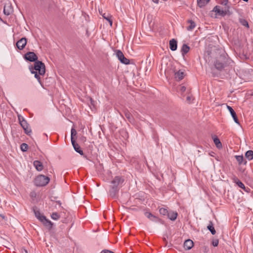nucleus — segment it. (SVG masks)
I'll list each match as a JSON object with an SVG mask.
<instances>
[{"label": "nucleus", "mask_w": 253, "mask_h": 253, "mask_svg": "<svg viewBox=\"0 0 253 253\" xmlns=\"http://www.w3.org/2000/svg\"><path fill=\"white\" fill-rule=\"evenodd\" d=\"M233 180L239 187L243 189L245 191L247 192H249L248 190H250L249 188H247L245 185L241 181H240L237 177L234 176L233 178Z\"/></svg>", "instance_id": "10"}, {"label": "nucleus", "mask_w": 253, "mask_h": 253, "mask_svg": "<svg viewBox=\"0 0 253 253\" xmlns=\"http://www.w3.org/2000/svg\"><path fill=\"white\" fill-rule=\"evenodd\" d=\"M50 180L48 176L44 175H39L35 179V184L38 186H43L47 184Z\"/></svg>", "instance_id": "2"}, {"label": "nucleus", "mask_w": 253, "mask_h": 253, "mask_svg": "<svg viewBox=\"0 0 253 253\" xmlns=\"http://www.w3.org/2000/svg\"><path fill=\"white\" fill-rule=\"evenodd\" d=\"M193 242L190 239L187 240L184 243V248L186 250H190L193 247Z\"/></svg>", "instance_id": "16"}, {"label": "nucleus", "mask_w": 253, "mask_h": 253, "mask_svg": "<svg viewBox=\"0 0 253 253\" xmlns=\"http://www.w3.org/2000/svg\"><path fill=\"white\" fill-rule=\"evenodd\" d=\"M212 11L215 12L216 14H218V15L224 16L226 15V14H227V12L228 11V9L224 10H221L220 8V6L217 5L213 8Z\"/></svg>", "instance_id": "8"}, {"label": "nucleus", "mask_w": 253, "mask_h": 253, "mask_svg": "<svg viewBox=\"0 0 253 253\" xmlns=\"http://www.w3.org/2000/svg\"><path fill=\"white\" fill-rule=\"evenodd\" d=\"M21 149L22 151L25 152L27 150L28 146L26 143H22L20 146Z\"/></svg>", "instance_id": "30"}, {"label": "nucleus", "mask_w": 253, "mask_h": 253, "mask_svg": "<svg viewBox=\"0 0 253 253\" xmlns=\"http://www.w3.org/2000/svg\"><path fill=\"white\" fill-rule=\"evenodd\" d=\"M186 100L188 102H190L191 100V97L190 96H188L186 98Z\"/></svg>", "instance_id": "39"}, {"label": "nucleus", "mask_w": 253, "mask_h": 253, "mask_svg": "<svg viewBox=\"0 0 253 253\" xmlns=\"http://www.w3.org/2000/svg\"><path fill=\"white\" fill-rule=\"evenodd\" d=\"M32 74H34L35 78L41 84L40 76H43L45 72V65L42 61H37L34 63V66L29 68Z\"/></svg>", "instance_id": "1"}, {"label": "nucleus", "mask_w": 253, "mask_h": 253, "mask_svg": "<svg viewBox=\"0 0 253 253\" xmlns=\"http://www.w3.org/2000/svg\"><path fill=\"white\" fill-rule=\"evenodd\" d=\"M159 212L160 213V214L163 215H167L168 213V211L167 209H165V208H161L160 210H159Z\"/></svg>", "instance_id": "28"}, {"label": "nucleus", "mask_w": 253, "mask_h": 253, "mask_svg": "<svg viewBox=\"0 0 253 253\" xmlns=\"http://www.w3.org/2000/svg\"><path fill=\"white\" fill-rule=\"evenodd\" d=\"M31 196L32 197L35 196V193H31Z\"/></svg>", "instance_id": "42"}, {"label": "nucleus", "mask_w": 253, "mask_h": 253, "mask_svg": "<svg viewBox=\"0 0 253 253\" xmlns=\"http://www.w3.org/2000/svg\"><path fill=\"white\" fill-rule=\"evenodd\" d=\"M169 48L172 51H175L177 49V42L174 39H172L169 41Z\"/></svg>", "instance_id": "18"}, {"label": "nucleus", "mask_w": 253, "mask_h": 253, "mask_svg": "<svg viewBox=\"0 0 253 253\" xmlns=\"http://www.w3.org/2000/svg\"><path fill=\"white\" fill-rule=\"evenodd\" d=\"M12 12V8L11 4L9 3L6 4L4 5L3 8V13L6 15H10Z\"/></svg>", "instance_id": "14"}, {"label": "nucleus", "mask_w": 253, "mask_h": 253, "mask_svg": "<svg viewBox=\"0 0 253 253\" xmlns=\"http://www.w3.org/2000/svg\"><path fill=\"white\" fill-rule=\"evenodd\" d=\"M213 141H214V143L215 144L217 148H220L222 147V144L220 142V141L218 138H217L216 137L214 138L213 139Z\"/></svg>", "instance_id": "27"}, {"label": "nucleus", "mask_w": 253, "mask_h": 253, "mask_svg": "<svg viewBox=\"0 0 253 253\" xmlns=\"http://www.w3.org/2000/svg\"><path fill=\"white\" fill-rule=\"evenodd\" d=\"M212 244L214 247H216L218 245V240L215 239L212 241Z\"/></svg>", "instance_id": "36"}, {"label": "nucleus", "mask_w": 253, "mask_h": 253, "mask_svg": "<svg viewBox=\"0 0 253 253\" xmlns=\"http://www.w3.org/2000/svg\"><path fill=\"white\" fill-rule=\"evenodd\" d=\"M210 0H197L198 5L200 7H202L207 4Z\"/></svg>", "instance_id": "23"}, {"label": "nucleus", "mask_w": 253, "mask_h": 253, "mask_svg": "<svg viewBox=\"0 0 253 253\" xmlns=\"http://www.w3.org/2000/svg\"><path fill=\"white\" fill-rule=\"evenodd\" d=\"M18 120L20 125L25 130V132L28 135H30L32 131L31 129L29 127V125L27 121L22 116L20 115L18 116Z\"/></svg>", "instance_id": "3"}, {"label": "nucleus", "mask_w": 253, "mask_h": 253, "mask_svg": "<svg viewBox=\"0 0 253 253\" xmlns=\"http://www.w3.org/2000/svg\"><path fill=\"white\" fill-rule=\"evenodd\" d=\"M240 23L241 24L245 27H249V24L247 21L244 19H241L240 20Z\"/></svg>", "instance_id": "32"}, {"label": "nucleus", "mask_w": 253, "mask_h": 253, "mask_svg": "<svg viewBox=\"0 0 253 253\" xmlns=\"http://www.w3.org/2000/svg\"><path fill=\"white\" fill-rule=\"evenodd\" d=\"M125 116L126 117V118L129 120V121L130 122L131 121V115L130 114V113L128 112V111H126L125 112Z\"/></svg>", "instance_id": "33"}, {"label": "nucleus", "mask_w": 253, "mask_h": 253, "mask_svg": "<svg viewBox=\"0 0 253 253\" xmlns=\"http://www.w3.org/2000/svg\"><path fill=\"white\" fill-rule=\"evenodd\" d=\"M77 134L76 130L74 128L71 129V139L73 138V136L76 135Z\"/></svg>", "instance_id": "35"}, {"label": "nucleus", "mask_w": 253, "mask_h": 253, "mask_svg": "<svg viewBox=\"0 0 253 253\" xmlns=\"http://www.w3.org/2000/svg\"><path fill=\"white\" fill-rule=\"evenodd\" d=\"M51 217L54 220H57L59 218L60 216L57 212H53L51 214Z\"/></svg>", "instance_id": "31"}, {"label": "nucleus", "mask_w": 253, "mask_h": 253, "mask_svg": "<svg viewBox=\"0 0 253 253\" xmlns=\"http://www.w3.org/2000/svg\"><path fill=\"white\" fill-rule=\"evenodd\" d=\"M184 72L179 70L177 72H175L174 73V78L177 81L181 80L184 77Z\"/></svg>", "instance_id": "15"}, {"label": "nucleus", "mask_w": 253, "mask_h": 253, "mask_svg": "<svg viewBox=\"0 0 253 253\" xmlns=\"http://www.w3.org/2000/svg\"><path fill=\"white\" fill-rule=\"evenodd\" d=\"M33 165L36 169L39 171H41L43 169L42 164L39 161H35Z\"/></svg>", "instance_id": "17"}, {"label": "nucleus", "mask_w": 253, "mask_h": 253, "mask_svg": "<svg viewBox=\"0 0 253 253\" xmlns=\"http://www.w3.org/2000/svg\"><path fill=\"white\" fill-rule=\"evenodd\" d=\"M168 217L171 220H175L177 217V213L176 212L171 211L169 212L167 214Z\"/></svg>", "instance_id": "21"}, {"label": "nucleus", "mask_w": 253, "mask_h": 253, "mask_svg": "<svg viewBox=\"0 0 253 253\" xmlns=\"http://www.w3.org/2000/svg\"><path fill=\"white\" fill-rule=\"evenodd\" d=\"M27 43V39L25 38H22L16 43V46L19 50H22Z\"/></svg>", "instance_id": "9"}, {"label": "nucleus", "mask_w": 253, "mask_h": 253, "mask_svg": "<svg viewBox=\"0 0 253 253\" xmlns=\"http://www.w3.org/2000/svg\"><path fill=\"white\" fill-rule=\"evenodd\" d=\"M115 54L120 61L124 64L127 65L129 63L128 59L126 58L123 53L120 50H116Z\"/></svg>", "instance_id": "5"}, {"label": "nucleus", "mask_w": 253, "mask_h": 253, "mask_svg": "<svg viewBox=\"0 0 253 253\" xmlns=\"http://www.w3.org/2000/svg\"><path fill=\"white\" fill-rule=\"evenodd\" d=\"M103 252L104 253H115L111 251H109V250H104V251H103Z\"/></svg>", "instance_id": "38"}, {"label": "nucleus", "mask_w": 253, "mask_h": 253, "mask_svg": "<svg viewBox=\"0 0 253 253\" xmlns=\"http://www.w3.org/2000/svg\"><path fill=\"white\" fill-rule=\"evenodd\" d=\"M179 90L181 93H183L186 90V87L184 86H180L179 88Z\"/></svg>", "instance_id": "37"}, {"label": "nucleus", "mask_w": 253, "mask_h": 253, "mask_svg": "<svg viewBox=\"0 0 253 253\" xmlns=\"http://www.w3.org/2000/svg\"><path fill=\"white\" fill-rule=\"evenodd\" d=\"M189 47L185 44H184L181 48V53L182 55H184L188 52L189 51Z\"/></svg>", "instance_id": "22"}, {"label": "nucleus", "mask_w": 253, "mask_h": 253, "mask_svg": "<svg viewBox=\"0 0 253 253\" xmlns=\"http://www.w3.org/2000/svg\"><path fill=\"white\" fill-rule=\"evenodd\" d=\"M25 58L31 62L37 61L38 57L36 54L33 52H28L25 54Z\"/></svg>", "instance_id": "6"}, {"label": "nucleus", "mask_w": 253, "mask_h": 253, "mask_svg": "<svg viewBox=\"0 0 253 253\" xmlns=\"http://www.w3.org/2000/svg\"><path fill=\"white\" fill-rule=\"evenodd\" d=\"M218 2L223 5H227L228 3V0H218Z\"/></svg>", "instance_id": "34"}, {"label": "nucleus", "mask_w": 253, "mask_h": 253, "mask_svg": "<svg viewBox=\"0 0 253 253\" xmlns=\"http://www.w3.org/2000/svg\"><path fill=\"white\" fill-rule=\"evenodd\" d=\"M236 160L239 163V164H241L243 163L244 161V158L243 156H236Z\"/></svg>", "instance_id": "29"}, {"label": "nucleus", "mask_w": 253, "mask_h": 253, "mask_svg": "<svg viewBox=\"0 0 253 253\" xmlns=\"http://www.w3.org/2000/svg\"><path fill=\"white\" fill-rule=\"evenodd\" d=\"M227 108L228 110V111L230 112V114L232 116L235 122L237 124H239V122L238 121L236 114L235 112L234 111V110L233 109V108L231 106H228V105H227Z\"/></svg>", "instance_id": "12"}, {"label": "nucleus", "mask_w": 253, "mask_h": 253, "mask_svg": "<svg viewBox=\"0 0 253 253\" xmlns=\"http://www.w3.org/2000/svg\"><path fill=\"white\" fill-rule=\"evenodd\" d=\"M35 216L45 226L51 227L52 225L51 221L48 220L45 217L42 215L39 211H34Z\"/></svg>", "instance_id": "4"}, {"label": "nucleus", "mask_w": 253, "mask_h": 253, "mask_svg": "<svg viewBox=\"0 0 253 253\" xmlns=\"http://www.w3.org/2000/svg\"><path fill=\"white\" fill-rule=\"evenodd\" d=\"M82 141L85 142L86 141V138L85 137H82L81 138Z\"/></svg>", "instance_id": "40"}, {"label": "nucleus", "mask_w": 253, "mask_h": 253, "mask_svg": "<svg viewBox=\"0 0 253 253\" xmlns=\"http://www.w3.org/2000/svg\"><path fill=\"white\" fill-rule=\"evenodd\" d=\"M208 229L211 231L212 235H214L216 233V231L213 226L211 222H210V224L207 226Z\"/></svg>", "instance_id": "25"}, {"label": "nucleus", "mask_w": 253, "mask_h": 253, "mask_svg": "<svg viewBox=\"0 0 253 253\" xmlns=\"http://www.w3.org/2000/svg\"><path fill=\"white\" fill-rule=\"evenodd\" d=\"M99 13H100V14H101L102 15V14H103V13H102V11H99Z\"/></svg>", "instance_id": "43"}, {"label": "nucleus", "mask_w": 253, "mask_h": 253, "mask_svg": "<svg viewBox=\"0 0 253 253\" xmlns=\"http://www.w3.org/2000/svg\"><path fill=\"white\" fill-rule=\"evenodd\" d=\"M124 182V179L120 176H116L114 179L112 181L113 184V188H116L118 185Z\"/></svg>", "instance_id": "7"}, {"label": "nucleus", "mask_w": 253, "mask_h": 253, "mask_svg": "<svg viewBox=\"0 0 253 253\" xmlns=\"http://www.w3.org/2000/svg\"><path fill=\"white\" fill-rule=\"evenodd\" d=\"M223 57L220 56L219 59L216 60L214 62V66L218 70H221L224 67V64L223 62Z\"/></svg>", "instance_id": "11"}, {"label": "nucleus", "mask_w": 253, "mask_h": 253, "mask_svg": "<svg viewBox=\"0 0 253 253\" xmlns=\"http://www.w3.org/2000/svg\"><path fill=\"white\" fill-rule=\"evenodd\" d=\"M144 214L148 218H149L152 221H156V220L158 219V218L156 216L154 215L150 212H145L144 213ZM158 220L159 219H158Z\"/></svg>", "instance_id": "20"}, {"label": "nucleus", "mask_w": 253, "mask_h": 253, "mask_svg": "<svg viewBox=\"0 0 253 253\" xmlns=\"http://www.w3.org/2000/svg\"><path fill=\"white\" fill-rule=\"evenodd\" d=\"M25 253H27V251H26V250H25Z\"/></svg>", "instance_id": "44"}, {"label": "nucleus", "mask_w": 253, "mask_h": 253, "mask_svg": "<svg viewBox=\"0 0 253 253\" xmlns=\"http://www.w3.org/2000/svg\"><path fill=\"white\" fill-rule=\"evenodd\" d=\"M188 22L190 23V25L187 27V30L188 31L192 30L195 27V24L192 20H189Z\"/></svg>", "instance_id": "26"}, {"label": "nucleus", "mask_w": 253, "mask_h": 253, "mask_svg": "<svg viewBox=\"0 0 253 253\" xmlns=\"http://www.w3.org/2000/svg\"><path fill=\"white\" fill-rule=\"evenodd\" d=\"M71 142L75 150L81 155H83L84 154L83 151L81 149L80 147L78 144L76 143L75 140H74V138L72 139Z\"/></svg>", "instance_id": "13"}, {"label": "nucleus", "mask_w": 253, "mask_h": 253, "mask_svg": "<svg viewBox=\"0 0 253 253\" xmlns=\"http://www.w3.org/2000/svg\"><path fill=\"white\" fill-rule=\"evenodd\" d=\"M246 157L249 160L253 159V151L252 150L248 151L245 154Z\"/></svg>", "instance_id": "24"}, {"label": "nucleus", "mask_w": 253, "mask_h": 253, "mask_svg": "<svg viewBox=\"0 0 253 253\" xmlns=\"http://www.w3.org/2000/svg\"><path fill=\"white\" fill-rule=\"evenodd\" d=\"M102 16L105 19H106V20H107L109 22L110 25L111 26H112V23H113V21H112V15L111 14H110L109 13H104L102 14Z\"/></svg>", "instance_id": "19"}, {"label": "nucleus", "mask_w": 253, "mask_h": 253, "mask_svg": "<svg viewBox=\"0 0 253 253\" xmlns=\"http://www.w3.org/2000/svg\"><path fill=\"white\" fill-rule=\"evenodd\" d=\"M153 1L156 3H158L159 0H153Z\"/></svg>", "instance_id": "41"}]
</instances>
